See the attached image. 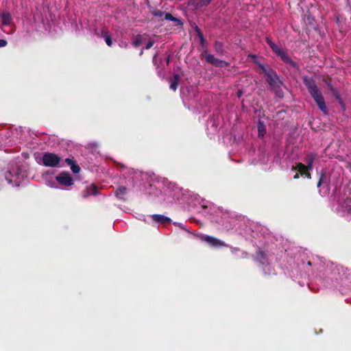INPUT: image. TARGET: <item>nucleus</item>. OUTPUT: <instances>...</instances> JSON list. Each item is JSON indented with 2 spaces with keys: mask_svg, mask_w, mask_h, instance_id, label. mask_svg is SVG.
<instances>
[{
  "mask_svg": "<svg viewBox=\"0 0 351 351\" xmlns=\"http://www.w3.org/2000/svg\"><path fill=\"white\" fill-rule=\"evenodd\" d=\"M266 42L269 45V46L271 48L273 51L278 55L281 59L286 63L290 64L293 67H296L297 64L295 62H293L287 53L278 45H276L274 42H272L269 38H266Z\"/></svg>",
  "mask_w": 351,
  "mask_h": 351,
  "instance_id": "f257e3e1",
  "label": "nucleus"
},
{
  "mask_svg": "<svg viewBox=\"0 0 351 351\" xmlns=\"http://www.w3.org/2000/svg\"><path fill=\"white\" fill-rule=\"evenodd\" d=\"M5 179L9 184L19 186L21 182V171L17 165H12L5 174Z\"/></svg>",
  "mask_w": 351,
  "mask_h": 351,
  "instance_id": "f03ea898",
  "label": "nucleus"
},
{
  "mask_svg": "<svg viewBox=\"0 0 351 351\" xmlns=\"http://www.w3.org/2000/svg\"><path fill=\"white\" fill-rule=\"evenodd\" d=\"M60 161V157L53 153H45L42 158V164L45 167H57Z\"/></svg>",
  "mask_w": 351,
  "mask_h": 351,
  "instance_id": "7ed1b4c3",
  "label": "nucleus"
},
{
  "mask_svg": "<svg viewBox=\"0 0 351 351\" xmlns=\"http://www.w3.org/2000/svg\"><path fill=\"white\" fill-rule=\"evenodd\" d=\"M56 180L63 187L66 188L73 184V180L70 174L66 172H62L56 177Z\"/></svg>",
  "mask_w": 351,
  "mask_h": 351,
  "instance_id": "20e7f679",
  "label": "nucleus"
},
{
  "mask_svg": "<svg viewBox=\"0 0 351 351\" xmlns=\"http://www.w3.org/2000/svg\"><path fill=\"white\" fill-rule=\"evenodd\" d=\"M204 56L205 60L207 62H208L215 66L226 67L229 65L228 62L221 60H219V59H217V58H215V56L213 55L207 53L206 51L204 52Z\"/></svg>",
  "mask_w": 351,
  "mask_h": 351,
  "instance_id": "39448f33",
  "label": "nucleus"
},
{
  "mask_svg": "<svg viewBox=\"0 0 351 351\" xmlns=\"http://www.w3.org/2000/svg\"><path fill=\"white\" fill-rule=\"evenodd\" d=\"M314 160L315 156L313 154H309L306 158V162L307 163L306 166L302 163H298L295 167H293V169L298 170L300 172H304L306 170H311Z\"/></svg>",
  "mask_w": 351,
  "mask_h": 351,
  "instance_id": "423d86ee",
  "label": "nucleus"
},
{
  "mask_svg": "<svg viewBox=\"0 0 351 351\" xmlns=\"http://www.w3.org/2000/svg\"><path fill=\"white\" fill-rule=\"evenodd\" d=\"M152 14L153 16L156 17H162L164 16L166 20L173 21L176 23L177 25L181 26L182 25V23L180 19L174 17L170 13H165L160 10H155L152 11Z\"/></svg>",
  "mask_w": 351,
  "mask_h": 351,
  "instance_id": "0eeeda50",
  "label": "nucleus"
},
{
  "mask_svg": "<svg viewBox=\"0 0 351 351\" xmlns=\"http://www.w3.org/2000/svg\"><path fill=\"white\" fill-rule=\"evenodd\" d=\"M312 97L314 99L319 110L323 112L324 114H328V109L325 104V101L322 94L318 91L313 95Z\"/></svg>",
  "mask_w": 351,
  "mask_h": 351,
  "instance_id": "6e6552de",
  "label": "nucleus"
},
{
  "mask_svg": "<svg viewBox=\"0 0 351 351\" xmlns=\"http://www.w3.org/2000/svg\"><path fill=\"white\" fill-rule=\"evenodd\" d=\"M302 79L311 95L319 91V89L313 79L307 77H303Z\"/></svg>",
  "mask_w": 351,
  "mask_h": 351,
  "instance_id": "1a4fd4ad",
  "label": "nucleus"
},
{
  "mask_svg": "<svg viewBox=\"0 0 351 351\" xmlns=\"http://www.w3.org/2000/svg\"><path fill=\"white\" fill-rule=\"evenodd\" d=\"M203 239L204 241L208 243L210 245L215 247H222V246L226 245V244L223 241H222L217 238H215L213 237H211V236H208V235L204 236Z\"/></svg>",
  "mask_w": 351,
  "mask_h": 351,
  "instance_id": "9d476101",
  "label": "nucleus"
},
{
  "mask_svg": "<svg viewBox=\"0 0 351 351\" xmlns=\"http://www.w3.org/2000/svg\"><path fill=\"white\" fill-rule=\"evenodd\" d=\"M267 82L269 83L270 86L273 88L278 87L279 84L280 83L278 75L275 73L272 74L271 73L267 75Z\"/></svg>",
  "mask_w": 351,
  "mask_h": 351,
  "instance_id": "9b49d317",
  "label": "nucleus"
},
{
  "mask_svg": "<svg viewBox=\"0 0 351 351\" xmlns=\"http://www.w3.org/2000/svg\"><path fill=\"white\" fill-rule=\"evenodd\" d=\"M91 195H97V189L95 184H91L89 186H87L86 189L82 192V197L83 198H87Z\"/></svg>",
  "mask_w": 351,
  "mask_h": 351,
  "instance_id": "f8f14e48",
  "label": "nucleus"
},
{
  "mask_svg": "<svg viewBox=\"0 0 351 351\" xmlns=\"http://www.w3.org/2000/svg\"><path fill=\"white\" fill-rule=\"evenodd\" d=\"M152 218L154 221L158 223H169L171 221V219L169 217L164 216L162 215L155 214L152 215Z\"/></svg>",
  "mask_w": 351,
  "mask_h": 351,
  "instance_id": "ddd939ff",
  "label": "nucleus"
},
{
  "mask_svg": "<svg viewBox=\"0 0 351 351\" xmlns=\"http://www.w3.org/2000/svg\"><path fill=\"white\" fill-rule=\"evenodd\" d=\"M96 34L98 36H101V37H103L104 38L105 42L108 46H109V47L112 46V39H111L110 36L109 35L108 31L102 29H100V34L97 32H96Z\"/></svg>",
  "mask_w": 351,
  "mask_h": 351,
  "instance_id": "4468645a",
  "label": "nucleus"
},
{
  "mask_svg": "<svg viewBox=\"0 0 351 351\" xmlns=\"http://www.w3.org/2000/svg\"><path fill=\"white\" fill-rule=\"evenodd\" d=\"M179 80H180V75L176 73L173 74V79L170 80V88L171 90H173L174 91L176 90L178 86Z\"/></svg>",
  "mask_w": 351,
  "mask_h": 351,
  "instance_id": "2eb2a0df",
  "label": "nucleus"
},
{
  "mask_svg": "<svg viewBox=\"0 0 351 351\" xmlns=\"http://www.w3.org/2000/svg\"><path fill=\"white\" fill-rule=\"evenodd\" d=\"M65 162L71 167V169L74 173H78L80 172V167L76 165L72 159L66 158Z\"/></svg>",
  "mask_w": 351,
  "mask_h": 351,
  "instance_id": "dca6fc26",
  "label": "nucleus"
},
{
  "mask_svg": "<svg viewBox=\"0 0 351 351\" xmlns=\"http://www.w3.org/2000/svg\"><path fill=\"white\" fill-rule=\"evenodd\" d=\"M126 188L124 186H119L117 189L115 191V195L121 199H125L124 196L126 194Z\"/></svg>",
  "mask_w": 351,
  "mask_h": 351,
  "instance_id": "f3484780",
  "label": "nucleus"
},
{
  "mask_svg": "<svg viewBox=\"0 0 351 351\" xmlns=\"http://www.w3.org/2000/svg\"><path fill=\"white\" fill-rule=\"evenodd\" d=\"M2 19V24L3 25H8L11 22V15L9 12H3L1 14Z\"/></svg>",
  "mask_w": 351,
  "mask_h": 351,
  "instance_id": "a211bd4d",
  "label": "nucleus"
},
{
  "mask_svg": "<svg viewBox=\"0 0 351 351\" xmlns=\"http://www.w3.org/2000/svg\"><path fill=\"white\" fill-rule=\"evenodd\" d=\"M257 128H258V136L261 137H263L266 132V127H265V124L259 121L258 123Z\"/></svg>",
  "mask_w": 351,
  "mask_h": 351,
  "instance_id": "6ab92c4d",
  "label": "nucleus"
},
{
  "mask_svg": "<svg viewBox=\"0 0 351 351\" xmlns=\"http://www.w3.org/2000/svg\"><path fill=\"white\" fill-rule=\"evenodd\" d=\"M215 51L218 54H219V55L223 54V45L221 43L218 42V41L215 42Z\"/></svg>",
  "mask_w": 351,
  "mask_h": 351,
  "instance_id": "aec40b11",
  "label": "nucleus"
},
{
  "mask_svg": "<svg viewBox=\"0 0 351 351\" xmlns=\"http://www.w3.org/2000/svg\"><path fill=\"white\" fill-rule=\"evenodd\" d=\"M143 43L142 36L141 35H137L132 42V45L134 47H138Z\"/></svg>",
  "mask_w": 351,
  "mask_h": 351,
  "instance_id": "412c9836",
  "label": "nucleus"
},
{
  "mask_svg": "<svg viewBox=\"0 0 351 351\" xmlns=\"http://www.w3.org/2000/svg\"><path fill=\"white\" fill-rule=\"evenodd\" d=\"M258 65L266 75L270 73L263 64L258 63Z\"/></svg>",
  "mask_w": 351,
  "mask_h": 351,
  "instance_id": "4be33fe9",
  "label": "nucleus"
},
{
  "mask_svg": "<svg viewBox=\"0 0 351 351\" xmlns=\"http://www.w3.org/2000/svg\"><path fill=\"white\" fill-rule=\"evenodd\" d=\"M154 44V40H149V41L147 43V45H145V49H150L151 47H153Z\"/></svg>",
  "mask_w": 351,
  "mask_h": 351,
  "instance_id": "5701e85b",
  "label": "nucleus"
},
{
  "mask_svg": "<svg viewBox=\"0 0 351 351\" xmlns=\"http://www.w3.org/2000/svg\"><path fill=\"white\" fill-rule=\"evenodd\" d=\"M7 45V41L4 39H0V47H3Z\"/></svg>",
  "mask_w": 351,
  "mask_h": 351,
  "instance_id": "b1692460",
  "label": "nucleus"
},
{
  "mask_svg": "<svg viewBox=\"0 0 351 351\" xmlns=\"http://www.w3.org/2000/svg\"><path fill=\"white\" fill-rule=\"evenodd\" d=\"M196 31L197 32L198 36L199 37L200 39L204 38L202 32H200V30H199V29L198 27L196 28Z\"/></svg>",
  "mask_w": 351,
  "mask_h": 351,
  "instance_id": "393cba45",
  "label": "nucleus"
},
{
  "mask_svg": "<svg viewBox=\"0 0 351 351\" xmlns=\"http://www.w3.org/2000/svg\"><path fill=\"white\" fill-rule=\"evenodd\" d=\"M237 95L238 97H241L243 95V91L241 90H239L237 93Z\"/></svg>",
  "mask_w": 351,
  "mask_h": 351,
  "instance_id": "a878e982",
  "label": "nucleus"
},
{
  "mask_svg": "<svg viewBox=\"0 0 351 351\" xmlns=\"http://www.w3.org/2000/svg\"><path fill=\"white\" fill-rule=\"evenodd\" d=\"M305 176L307 178H311V173H308V172H306L305 173Z\"/></svg>",
  "mask_w": 351,
  "mask_h": 351,
  "instance_id": "bb28decb",
  "label": "nucleus"
},
{
  "mask_svg": "<svg viewBox=\"0 0 351 351\" xmlns=\"http://www.w3.org/2000/svg\"><path fill=\"white\" fill-rule=\"evenodd\" d=\"M212 0H205L204 5H208L211 2Z\"/></svg>",
  "mask_w": 351,
  "mask_h": 351,
  "instance_id": "cd10ccee",
  "label": "nucleus"
},
{
  "mask_svg": "<svg viewBox=\"0 0 351 351\" xmlns=\"http://www.w3.org/2000/svg\"><path fill=\"white\" fill-rule=\"evenodd\" d=\"M299 178V174L298 173H296L294 176H293V178L294 179H298Z\"/></svg>",
  "mask_w": 351,
  "mask_h": 351,
  "instance_id": "c85d7f7f",
  "label": "nucleus"
},
{
  "mask_svg": "<svg viewBox=\"0 0 351 351\" xmlns=\"http://www.w3.org/2000/svg\"><path fill=\"white\" fill-rule=\"evenodd\" d=\"M200 40H201V43H204V38H202V39H200Z\"/></svg>",
  "mask_w": 351,
  "mask_h": 351,
  "instance_id": "c756f323",
  "label": "nucleus"
},
{
  "mask_svg": "<svg viewBox=\"0 0 351 351\" xmlns=\"http://www.w3.org/2000/svg\"><path fill=\"white\" fill-rule=\"evenodd\" d=\"M321 185V180L319 181L317 186H319Z\"/></svg>",
  "mask_w": 351,
  "mask_h": 351,
  "instance_id": "7c9ffc66",
  "label": "nucleus"
},
{
  "mask_svg": "<svg viewBox=\"0 0 351 351\" xmlns=\"http://www.w3.org/2000/svg\"><path fill=\"white\" fill-rule=\"evenodd\" d=\"M169 58H168V59H167V62L169 63Z\"/></svg>",
  "mask_w": 351,
  "mask_h": 351,
  "instance_id": "2f4dec72",
  "label": "nucleus"
},
{
  "mask_svg": "<svg viewBox=\"0 0 351 351\" xmlns=\"http://www.w3.org/2000/svg\"><path fill=\"white\" fill-rule=\"evenodd\" d=\"M143 51H141V53H140V55L141 56L143 54Z\"/></svg>",
  "mask_w": 351,
  "mask_h": 351,
  "instance_id": "473e14b6",
  "label": "nucleus"
},
{
  "mask_svg": "<svg viewBox=\"0 0 351 351\" xmlns=\"http://www.w3.org/2000/svg\"><path fill=\"white\" fill-rule=\"evenodd\" d=\"M180 226L181 227V228L184 229V227L181 224L180 225Z\"/></svg>",
  "mask_w": 351,
  "mask_h": 351,
  "instance_id": "72a5a7b5",
  "label": "nucleus"
}]
</instances>
